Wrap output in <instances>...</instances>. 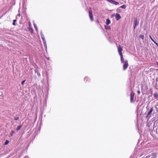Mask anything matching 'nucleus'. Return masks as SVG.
Masks as SVG:
<instances>
[{
  "label": "nucleus",
  "instance_id": "obj_1",
  "mask_svg": "<svg viewBox=\"0 0 158 158\" xmlns=\"http://www.w3.org/2000/svg\"><path fill=\"white\" fill-rule=\"evenodd\" d=\"M41 36L43 40L44 47L46 49V50L47 49V45L46 43V41L45 39V38L44 35L41 32Z\"/></svg>",
  "mask_w": 158,
  "mask_h": 158
},
{
  "label": "nucleus",
  "instance_id": "obj_2",
  "mask_svg": "<svg viewBox=\"0 0 158 158\" xmlns=\"http://www.w3.org/2000/svg\"><path fill=\"white\" fill-rule=\"evenodd\" d=\"M89 18L91 19V20L92 21L93 20V17L92 13V11L91 10V9L90 8L89 10Z\"/></svg>",
  "mask_w": 158,
  "mask_h": 158
},
{
  "label": "nucleus",
  "instance_id": "obj_3",
  "mask_svg": "<svg viewBox=\"0 0 158 158\" xmlns=\"http://www.w3.org/2000/svg\"><path fill=\"white\" fill-rule=\"evenodd\" d=\"M134 94L133 92H131L130 96V101L131 102H134Z\"/></svg>",
  "mask_w": 158,
  "mask_h": 158
},
{
  "label": "nucleus",
  "instance_id": "obj_4",
  "mask_svg": "<svg viewBox=\"0 0 158 158\" xmlns=\"http://www.w3.org/2000/svg\"><path fill=\"white\" fill-rule=\"evenodd\" d=\"M123 50L122 48L119 45L118 47V51L119 53V55H123L122 51Z\"/></svg>",
  "mask_w": 158,
  "mask_h": 158
},
{
  "label": "nucleus",
  "instance_id": "obj_5",
  "mask_svg": "<svg viewBox=\"0 0 158 158\" xmlns=\"http://www.w3.org/2000/svg\"><path fill=\"white\" fill-rule=\"evenodd\" d=\"M128 64L127 62V61L125 60V63L123 65V69L124 70H125L128 67Z\"/></svg>",
  "mask_w": 158,
  "mask_h": 158
},
{
  "label": "nucleus",
  "instance_id": "obj_6",
  "mask_svg": "<svg viewBox=\"0 0 158 158\" xmlns=\"http://www.w3.org/2000/svg\"><path fill=\"white\" fill-rule=\"evenodd\" d=\"M152 111V109H150L148 111V115L147 116V118H149L151 117V114Z\"/></svg>",
  "mask_w": 158,
  "mask_h": 158
},
{
  "label": "nucleus",
  "instance_id": "obj_7",
  "mask_svg": "<svg viewBox=\"0 0 158 158\" xmlns=\"http://www.w3.org/2000/svg\"><path fill=\"white\" fill-rule=\"evenodd\" d=\"M115 19L117 20H118L121 18L119 14H116L115 15Z\"/></svg>",
  "mask_w": 158,
  "mask_h": 158
},
{
  "label": "nucleus",
  "instance_id": "obj_8",
  "mask_svg": "<svg viewBox=\"0 0 158 158\" xmlns=\"http://www.w3.org/2000/svg\"><path fill=\"white\" fill-rule=\"evenodd\" d=\"M134 29H135V28L139 24V23L137 22V19H135L134 20Z\"/></svg>",
  "mask_w": 158,
  "mask_h": 158
},
{
  "label": "nucleus",
  "instance_id": "obj_9",
  "mask_svg": "<svg viewBox=\"0 0 158 158\" xmlns=\"http://www.w3.org/2000/svg\"><path fill=\"white\" fill-rule=\"evenodd\" d=\"M121 57V60L122 63L124 62V59L123 57V55H120Z\"/></svg>",
  "mask_w": 158,
  "mask_h": 158
},
{
  "label": "nucleus",
  "instance_id": "obj_10",
  "mask_svg": "<svg viewBox=\"0 0 158 158\" xmlns=\"http://www.w3.org/2000/svg\"><path fill=\"white\" fill-rule=\"evenodd\" d=\"M110 21L109 19H106V24L107 25H108L110 24Z\"/></svg>",
  "mask_w": 158,
  "mask_h": 158
},
{
  "label": "nucleus",
  "instance_id": "obj_11",
  "mask_svg": "<svg viewBox=\"0 0 158 158\" xmlns=\"http://www.w3.org/2000/svg\"><path fill=\"white\" fill-rule=\"evenodd\" d=\"M154 97L155 98H158V93H156L154 94Z\"/></svg>",
  "mask_w": 158,
  "mask_h": 158
},
{
  "label": "nucleus",
  "instance_id": "obj_12",
  "mask_svg": "<svg viewBox=\"0 0 158 158\" xmlns=\"http://www.w3.org/2000/svg\"><path fill=\"white\" fill-rule=\"evenodd\" d=\"M22 126L21 125H20L19 126L17 127V128H16V130L17 131H19V130H20V129L22 127Z\"/></svg>",
  "mask_w": 158,
  "mask_h": 158
},
{
  "label": "nucleus",
  "instance_id": "obj_13",
  "mask_svg": "<svg viewBox=\"0 0 158 158\" xmlns=\"http://www.w3.org/2000/svg\"><path fill=\"white\" fill-rule=\"evenodd\" d=\"M33 24L34 27L35 29V30H36V31L37 32V31H38L37 27L36 26V25L35 24V23L34 22L33 23Z\"/></svg>",
  "mask_w": 158,
  "mask_h": 158
},
{
  "label": "nucleus",
  "instance_id": "obj_14",
  "mask_svg": "<svg viewBox=\"0 0 158 158\" xmlns=\"http://www.w3.org/2000/svg\"><path fill=\"white\" fill-rule=\"evenodd\" d=\"M126 7V6L125 5H124L122 6H121L119 8H123V9H125Z\"/></svg>",
  "mask_w": 158,
  "mask_h": 158
},
{
  "label": "nucleus",
  "instance_id": "obj_15",
  "mask_svg": "<svg viewBox=\"0 0 158 158\" xmlns=\"http://www.w3.org/2000/svg\"><path fill=\"white\" fill-rule=\"evenodd\" d=\"M139 37L142 40H143L144 38V36L143 35H139Z\"/></svg>",
  "mask_w": 158,
  "mask_h": 158
},
{
  "label": "nucleus",
  "instance_id": "obj_16",
  "mask_svg": "<svg viewBox=\"0 0 158 158\" xmlns=\"http://www.w3.org/2000/svg\"><path fill=\"white\" fill-rule=\"evenodd\" d=\"M105 29L107 30L110 29V26H105Z\"/></svg>",
  "mask_w": 158,
  "mask_h": 158
},
{
  "label": "nucleus",
  "instance_id": "obj_17",
  "mask_svg": "<svg viewBox=\"0 0 158 158\" xmlns=\"http://www.w3.org/2000/svg\"><path fill=\"white\" fill-rule=\"evenodd\" d=\"M15 133V131H12L10 133V137H11L13 136V134Z\"/></svg>",
  "mask_w": 158,
  "mask_h": 158
},
{
  "label": "nucleus",
  "instance_id": "obj_18",
  "mask_svg": "<svg viewBox=\"0 0 158 158\" xmlns=\"http://www.w3.org/2000/svg\"><path fill=\"white\" fill-rule=\"evenodd\" d=\"M119 8H117L116 10L117 12L120 13L121 12V10Z\"/></svg>",
  "mask_w": 158,
  "mask_h": 158
},
{
  "label": "nucleus",
  "instance_id": "obj_19",
  "mask_svg": "<svg viewBox=\"0 0 158 158\" xmlns=\"http://www.w3.org/2000/svg\"><path fill=\"white\" fill-rule=\"evenodd\" d=\"M89 80V78L88 77H85L84 78V81H87Z\"/></svg>",
  "mask_w": 158,
  "mask_h": 158
},
{
  "label": "nucleus",
  "instance_id": "obj_20",
  "mask_svg": "<svg viewBox=\"0 0 158 158\" xmlns=\"http://www.w3.org/2000/svg\"><path fill=\"white\" fill-rule=\"evenodd\" d=\"M19 119V117L18 116H15L14 117V120H18Z\"/></svg>",
  "mask_w": 158,
  "mask_h": 158
},
{
  "label": "nucleus",
  "instance_id": "obj_21",
  "mask_svg": "<svg viewBox=\"0 0 158 158\" xmlns=\"http://www.w3.org/2000/svg\"><path fill=\"white\" fill-rule=\"evenodd\" d=\"M9 141L8 140H6V142L4 144L5 145H6L8 144V143H9Z\"/></svg>",
  "mask_w": 158,
  "mask_h": 158
},
{
  "label": "nucleus",
  "instance_id": "obj_22",
  "mask_svg": "<svg viewBox=\"0 0 158 158\" xmlns=\"http://www.w3.org/2000/svg\"><path fill=\"white\" fill-rule=\"evenodd\" d=\"M149 37L151 39V40L154 43V42H155L153 40V39L152 38V37L150 35H149Z\"/></svg>",
  "mask_w": 158,
  "mask_h": 158
},
{
  "label": "nucleus",
  "instance_id": "obj_23",
  "mask_svg": "<svg viewBox=\"0 0 158 158\" xmlns=\"http://www.w3.org/2000/svg\"><path fill=\"white\" fill-rule=\"evenodd\" d=\"M16 21V20H13V24L14 25H15V22Z\"/></svg>",
  "mask_w": 158,
  "mask_h": 158
},
{
  "label": "nucleus",
  "instance_id": "obj_24",
  "mask_svg": "<svg viewBox=\"0 0 158 158\" xmlns=\"http://www.w3.org/2000/svg\"><path fill=\"white\" fill-rule=\"evenodd\" d=\"M25 81V80H24V81H23L22 82H21V84L22 85H23L24 82Z\"/></svg>",
  "mask_w": 158,
  "mask_h": 158
},
{
  "label": "nucleus",
  "instance_id": "obj_25",
  "mask_svg": "<svg viewBox=\"0 0 158 158\" xmlns=\"http://www.w3.org/2000/svg\"><path fill=\"white\" fill-rule=\"evenodd\" d=\"M137 93L138 94H139L140 93V91L139 90H138L137 91Z\"/></svg>",
  "mask_w": 158,
  "mask_h": 158
},
{
  "label": "nucleus",
  "instance_id": "obj_26",
  "mask_svg": "<svg viewBox=\"0 0 158 158\" xmlns=\"http://www.w3.org/2000/svg\"><path fill=\"white\" fill-rule=\"evenodd\" d=\"M18 15V16H20V14H19Z\"/></svg>",
  "mask_w": 158,
  "mask_h": 158
},
{
  "label": "nucleus",
  "instance_id": "obj_27",
  "mask_svg": "<svg viewBox=\"0 0 158 158\" xmlns=\"http://www.w3.org/2000/svg\"><path fill=\"white\" fill-rule=\"evenodd\" d=\"M31 31H33L32 29H31Z\"/></svg>",
  "mask_w": 158,
  "mask_h": 158
}]
</instances>
